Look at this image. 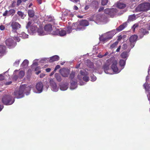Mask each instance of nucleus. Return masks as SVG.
I'll list each match as a JSON object with an SVG mask.
<instances>
[{"label":"nucleus","mask_w":150,"mask_h":150,"mask_svg":"<svg viewBox=\"0 0 150 150\" xmlns=\"http://www.w3.org/2000/svg\"><path fill=\"white\" fill-rule=\"evenodd\" d=\"M15 39L17 40L18 42H19L20 41V39L19 38L17 37H15Z\"/></svg>","instance_id":"nucleus-59"},{"label":"nucleus","mask_w":150,"mask_h":150,"mask_svg":"<svg viewBox=\"0 0 150 150\" xmlns=\"http://www.w3.org/2000/svg\"><path fill=\"white\" fill-rule=\"evenodd\" d=\"M59 29H56L53 30H52V32L51 34L53 35H59Z\"/></svg>","instance_id":"nucleus-31"},{"label":"nucleus","mask_w":150,"mask_h":150,"mask_svg":"<svg viewBox=\"0 0 150 150\" xmlns=\"http://www.w3.org/2000/svg\"><path fill=\"white\" fill-rule=\"evenodd\" d=\"M37 32H38V35H44L47 34V33L44 31L43 29L41 28H40L38 29Z\"/></svg>","instance_id":"nucleus-26"},{"label":"nucleus","mask_w":150,"mask_h":150,"mask_svg":"<svg viewBox=\"0 0 150 150\" xmlns=\"http://www.w3.org/2000/svg\"><path fill=\"white\" fill-rule=\"evenodd\" d=\"M59 59V58L58 56L55 55L50 57V58H45L44 59V61H47L48 59L50 62H52L58 61Z\"/></svg>","instance_id":"nucleus-18"},{"label":"nucleus","mask_w":150,"mask_h":150,"mask_svg":"<svg viewBox=\"0 0 150 150\" xmlns=\"http://www.w3.org/2000/svg\"><path fill=\"white\" fill-rule=\"evenodd\" d=\"M42 0H37L38 3L39 4H41L42 3Z\"/></svg>","instance_id":"nucleus-61"},{"label":"nucleus","mask_w":150,"mask_h":150,"mask_svg":"<svg viewBox=\"0 0 150 150\" xmlns=\"http://www.w3.org/2000/svg\"><path fill=\"white\" fill-rule=\"evenodd\" d=\"M101 4L102 5L105 6L108 3V0H101Z\"/></svg>","instance_id":"nucleus-40"},{"label":"nucleus","mask_w":150,"mask_h":150,"mask_svg":"<svg viewBox=\"0 0 150 150\" xmlns=\"http://www.w3.org/2000/svg\"><path fill=\"white\" fill-rule=\"evenodd\" d=\"M38 59H35L33 62V64H32L33 66H37L38 65V63L37 62Z\"/></svg>","instance_id":"nucleus-46"},{"label":"nucleus","mask_w":150,"mask_h":150,"mask_svg":"<svg viewBox=\"0 0 150 150\" xmlns=\"http://www.w3.org/2000/svg\"><path fill=\"white\" fill-rule=\"evenodd\" d=\"M129 56V52H128L124 51L120 54L121 57L126 60Z\"/></svg>","instance_id":"nucleus-21"},{"label":"nucleus","mask_w":150,"mask_h":150,"mask_svg":"<svg viewBox=\"0 0 150 150\" xmlns=\"http://www.w3.org/2000/svg\"><path fill=\"white\" fill-rule=\"evenodd\" d=\"M90 65H88V66L91 69L93 68V63L90 62Z\"/></svg>","instance_id":"nucleus-50"},{"label":"nucleus","mask_w":150,"mask_h":150,"mask_svg":"<svg viewBox=\"0 0 150 150\" xmlns=\"http://www.w3.org/2000/svg\"><path fill=\"white\" fill-rule=\"evenodd\" d=\"M6 79L5 76V74H0V80H2L3 79Z\"/></svg>","instance_id":"nucleus-44"},{"label":"nucleus","mask_w":150,"mask_h":150,"mask_svg":"<svg viewBox=\"0 0 150 150\" xmlns=\"http://www.w3.org/2000/svg\"><path fill=\"white\" fill-rule=\"evenodd\" d=\"M75 74V72H72L70 76V78H71V80H73L72 79L74 78Z\"/></svg>","instance_id":"nucleus-48"},{"label":"nucleus","mask_w":150,"mask_h":150,"mask_svg":"<svg viewBox=\"0 0 150 150\" xmlns=\"http://www.w3.org/2000/svg\"><path fill=\"white\" fill-rule=\"evenodd\" d=\"M89 5H86V6H85V7L84 8V9L85 10H87L89 8Z\"/></svg>","instance_id":"nucleus-55"},{"label":"nucleus","mask_w":150,"mask_h":150,"mask_svg":"<svg viewBox=\"0 0 150 150\" xmlns=\"http://www.w3.org/2000/svg\"><path fill=\"white\" fill-rule=\"evenodd\" d=\"M6 45L9 48L13 47L16 45V43L14 42L13 40L11 38H9L6 41Z\"/></svg>","instance_id":"nucleus-14"},{"label":"nucleus","mask_w":150,"mask_h":150,"mask_svg":"<svg viewBox=\"0 0 150 150\" xmlns=\"http://www.w3.org/2000/svg\"><path fill=\"white\" fill-rule=\"evenodd\" d=\"M20 60H21L20 59L16 60L14 63V66L16 67L18 66L19 64Z\"/></svg>","instance_id":"nucleus-41"},{"label":"nucleus","mask_w":150,"mask_h":150,"mask_svg":"<svg viewBox=\"0 0 150 150\" xmlns=\"http://www.w3.org/2000/svg\"><path fill=\"white\" fill-rule=\"evenodd\" d=\"M68 83H65V84H62L60 85V89L62 91H65L68 88Z\"/></svg>","instance_id":"nucleus-22"},{"label":"nucleus","mask_w":150,"mask_h":150,"mask_svg":"<svg viewBox=\"0 0 150 150\" xmlns=\"http://www.w3.org/2000/svg\"><path fill=\"white\" fill-rule=\"evenodd\" d=\"M89 23L87 20H83L75 23H73L72 28L76 31L82 30L85 29V27L87 26Z\"/></svg>","instance_id":"nucleus-3"},{"label":"nucleus","mask_w":150,"mask_h":150,"mask_svg":"<svg viewBox=\"0 0 150 150\" xmlns=\"http://www.w3.org/2000/svg\"><path fill=\"white\" fill-rule=\"evenodd\" d=\"M5 53V47L4 46L0 45V56Z\"/></svg>","instance_id":"nucleus-28"},{"label":"nucleus","mask_w":150,"mask_h":150,"mask_svg":"<svg viewBox=\"0 0 150 150\" xmlns=\"http://www.w3.org/2000/svg\"><path fill=\"white\" fill-rule=\"evenodd\" d=\"M139 27V25L138 23L135 24L132 27V29H133V31L134 32H135V28Z\"/></svg>","instance_id":"nucleus-39"},{"label":"nucleus","mask_w":150,"mask_h":150,"mask_svg":"<svg viewBox=\"0 0 150 150\" xmlns=\"http://www.w3.org/2000/svg\"><path fill=\"white\" fill-rule=\"evenodd\" d=\"M15 11L14 9H10L9 11H8V14L9 16L12 15V16L15 14Z\"/></svg>","instance_id":"nucleus-37"},{"label":"nucleus","mask_w":150,"mask_h":150,"mask_svg":"<svg viewBox=\"0 0 150 150\" xmlns=\"http://www.w3.org/2000/svg\"><path fill=\"white\" fill-rule=\"evenodd\" d=\"M141 31L144 35H145V34H147V33H148L149 32L147 30H145V29H141Z\"/></svg>","instance_id":"nucleus-42"},{"label":"nucleus","mask_w":150,"mask_h":150,"mask_svg":"<svg viewBox=\"0 0 150 150\" xmlns=\"http://www.w3.org/2000/svg\"><path fill=\"white\" fill-rule=\"evenodd\" d=\"M17 14L22 19H24L25 16V15L24 13L20 11H18L17 12Z\"/></svg>","instance_id":"nucleus-33"},{"label":"nucleus","mask_w":150,"mask_h":150,"mask_svg":"<svg viewBox=\"0 0 150 150\" xmlns=\"http://www.w3.org/2000/svg\"><path fill=\"white\" fill-rule=\"evenodd\" d=\"M91 81H94L96 79V76L94 75L91 76Z\"/></svg>","instance_id":"nucleus-45"},{"label":"nucleus","mask_w":150,"mask_h":150,"mask_svg":"<svg viewBox=\"0 0 150 150\" xmlns=\"http://www.w3.org/2000/svg\"><path fill=\"white\" fill-rule=\"evenodd\" d=\"M112 63L111 69L116 74L119 73L121 71L120 68L117 67V62L116 60L111 61V60H108L103 66V68L105 73L109 74H112L111 72V69L110 68V63Z\"/></svg>","instance_id":"nucleus-1"},{"label":"nucleus","mask_w":150,"mask_h":150,"mask_svg":"<svg viewBox=\"0 0 150 150\" xmlns=\"http://www.w3.org/2000/svg\"><path fill=\"white\" fill-rule=\"evenodd\" d=\"M115 5L118 8L120 9L123 8L126 6L125 4L120 2H118Z\"/></svg>","instance_id":"nucleus-27"},{"label":"nucleus","mask_w":150,"mask_h":150,"mask_svg":"<svg viewBox=\"0 0 150 150\" xmlns=\"http://www.w3.org/2000/svg\"><path fill=\"white\" fill-rule=\"evenodd\" d=\"M36 87L38 93H41L43 88V85L42 82H38L36 85Z\"/></svg>","instance_id":"nucleus-19"},{"label":"nucleus","mask_w":150,"mask_h":150,"mask_svg":"<svg viewBox=\"0 0 150 150\" xmlns=\"http://www.w3.org/2000/svg\"><path fill=\"white\" fill-rule=\"evenodd\" d=\"M51 69L50 68H47L46 69V71L47 72H50L51 71Z\"/></svg>","instance_id":"nucleus-60"},{"label":"nucleus","mask_w":150,"mask_h":150,"mask_svg":"<svg viewBox=\"0 0 150 150\" xmlns=\"http://www.w3.org/2000/svg\"><path fill=\"white\" fill-rule=\"evenodd\" d=\"M16 3V2L15 1H13L12 2V7H14L15 6V4Z\"/></svg>","instance_id":"nucleus-56"},{"label":"nucleus","mask_w":150,"mask_h":150,"mask_svg":"<svg viewBox=\"0 0 150 150\" xmlns=\"http://www.w3.org/2000/svg\"><path fill=\"white\" fill-rule=\"evenodd\" d=\"M71 1L75 2V3H77L79 1V0H70Z\"/></svg>","instance_id":"nucleus-58"},{"label":"nucleus","mask_w":150,"mask_h":150,"mask_svg":"<svg viewBox=\"0 0 150 150\" xmlns=\"http://www.w3.org/2000/svg\"><path fill=\"white\" fill-rule=\"evenodd\" d=\"M52 25L50 24L46 25L44 27L45 31L46 33H47V34L51 33L52 32Z\"/></svg>","instance_id":"nucleus-20"},{"label":"nucleus","mask_w":150,"mask_h":150,"mask_svg":"<svg viewBox=\"0 0 150 150\" xmlns=\"http://www.w3.org/2000/svg\"><path fill=\"white\" fill-rule=\"evenodd\" d=\"M118 43V42H116L113 43L112 45L110 46L112 48H113L115 47L117 45Z\"/></svg>","instance_id":"nucleus-47"},{"label":"nucleus","mask_w":150,"mask_h":150,"mask_svg":"<svg viewBox=\"0 0 150 150\" xmlns=\"http://www.w3.org/2000/svg\"><path fill=\"white\" fill-rule=\"evenodd\" d=\"M12 32L16 33L17 31L21 28V25L18 23L12 21L10 22Z\"/></svg>","instance_id":"nucleus-10"},{"label":"nucleus","mask_w":150,"mask_h":150,"mask_svg":"<svg viewBox=\"0 0 150 150\" xmlns=\"http://www.w3.org/2000/svg\"><path fill=\"white\" fill-rule=\"evenodd\" d=\"M59 72L62 76L64 77H67L69 73V70L65 68L61 69Z\"/></svg>","instance_id":"nucleus-17"},{"label":"nucleus","mask_w":150,"mask_h":150,"mask_svg":"<svg viewBox=\"0 0 150 150\" xmlns=\"http://www.w3.org/2000/svg\"><path fill=\"white\" fill-rule=\"evenodd\" d=\"M77 87V82L76 81H74L73 80L71 81L70 88L72 89H74Z\"/></svg>","instance_id":"nucleus-23"},{"label":"nucleus","mask_w":150,"mask_h":150,"mask_svg":"<svg viewBox=\"0 0 150 150\" xmlns=\"http://www.w3.org/2000/svg\"><path fill=\"white\" fill-rule=\"evenodd\" d=\"M115 33L114 31H111L102 35L99 37V39L101 41L106 42L111 39Z\"/></svg>","instance_id":"nucleus-4"},{"label":"nucleus","mask_w":150,"mask_h":150,"mask_svg":"<svg viewBox=\"0 0 150 150\" xmlns=\"http://www.w3.org/2000/svg\"><path fill=\"white\" fill-rule=\"evenodd\" d=\"M45 75V74L44 73H41L40 75V78H42L44 77Z\"/></svg>","instance_id":"nucleus-54"},{"label":"nucleus","mask_w":150,"mask_h":150,"mask_svg":"<svg viewBox=\"0 0 150 150\" xmlns=\"http://www.w3.org/2000/svg\"><path fill=\"white\" fill-rule=\"evenodd\" d=\"M14 96H12L10 94H4L1 99L3 103L6 105H12L15 101L14 98H21L24 96V94H13Z\"/></svg>","instance_id":"nucleus-2"},{"label":"nucleus","mask_w":150,"mask_h":150,"mask_svg":"<svg viewBox=\"0 0 150 150\" xmlns=\"http://www.w3.org/2000/svg\"><path fill=\"white\" fill-rule=\"evenodd\" d=\"M21 2H22L21 0H18V1H17V5L18 6H19L20 5V4H21Z\"/></svg>","instance_id":"nucleus-52"},{"label":"nucleus","mask_w":150,"mask_h":150,"mask_svg":"<svg viewBox=\"0 0 150 150\" xmlns=\"http://www.w3.org/2000/svg\"><path fill=\"white\" fill-rule=\"evenodd\" d=\"M19 37H21L22 38L25 39L28 38V35L25 34L24 32H22L21 34H19Z\"/></svg>","instance_id":"nucleus-32"},{"label":"nucleus","mask_w":150,"mask_h":150,"mask_svg":"<svg viewBox=\"0 0 150 150\" xmlns=\"http://www.w3.org/2000/svg\"><path fill=\"white\" fill-rule=\"evenodd\" d=\"M41 68L39 67H38L36 68L35 69V71H36V72L35 73V74L38 75L39 73H40L41 72V71L40 70Z\"/></svg>","instance_id":"nucleus-38"},{"label":"nucleus","mask_w":150,"mask_h":150,"mask_svg":"<svg viewBox=\"0 0 150 150\" xmlns=\"http://www.w3.org/2000/svg\"><path fill=\"white\" fill-rule=\"evenodd\" d=\"M55 77L57 81L60 82L62 81L61 77L59 74L56 73L55 74Z\"/></svg>","instance_id":"nucleus-34"},{"label":"nucleus","mask_w":150,"mask_h":150,"mask_svg":"<svg viewBox=\"0 0 150 150\" xmlns=\"http://www.w3.org/2000/svg\"><path fill=\"white\" fill-rule=\"evenodd\" d=\"M50 82L51 87L52 90L54 91H57L59 89V88L57 86L54 80L52 79H50Z\"/></svg>","instance_id":"nucleus-15"},{"label":"nucleus","mask_w":150,"mask_h":150,"mask_svg":"<svg viewBox=\"0 0 150 150\" xmlns=\"http://www.w3.org/2000/svg\"><path fill=\"white\" fill-rule=\"evenodd\" d=\"M117 12V10L114 8H106L104 10V13L111 17H113Z\"/></svg>","instance_id":"nucleus-11"},{"label":"nucleus","mask_w":150,"mask_h":150,"mask_svg":"<svg viewBox=\"0 0 150 150\" xmlns=\"http://www.w3.org/2000/svg\"><path fill=\"white\" fill-rule=\"evenodd\" d=\"M138 37L137 35H132V48L134 45V42L137 41Z\"/></svg>","instance_id":"nucleus-24"},{"label":"nucleus","mask_w":150,"mask_h":150,"mask_svg":"<svg viewBox=\"0 0 150 150\" xmlns=\"http://www.w3.org/2000/svg\"><path fill=\"white\" fill-rule=\"evenodd\" d=\"M68 16L72 17L73 15L70 11L65 9H63L62 11V16L61 19L64 21L66 18Z\"/></svg>","instance_id":"nucleus-12"},{"label":"nucleus","mask_w":150,"mask_h":150,"mask_svg":"<svg viewBox=\"0 0 150 150\" xmlns=\"http://www.w3.org/2000/svg\"><path fill=\"white\" fill-rule=\"evenodd\" d=\"M131 16H129V18L127 21L123 23L122 24L120 25L119 26L116 28L117 30L119 31H121L127 27L128 23L129 22L131 21Z\"/></svg>","instance_id":"nucleus-13"},{"label":"nucleus","mask_w":150,"mask_h":150,"mask_svg":"<svg viewBox=\"0 0 150 150\" xmlns=\"http://www.w3.org/2000/svg\"><path fill=\"white\" fill-rule=\"evenodd\" d=\"M135 16L134 14L132 15V20H134L135 19Z\"/></svg>","instance_id":"nucleus-64"},{"label":"nucleus","mask_w":150,"mask_h":150,"mask_svg":"<svg viewBox=\"0 0 150 150\" xmlns=\"http://www.w3.org/2000/svg\"><path fill=\"white\" fill-rule=\"evenodd\" d=\"M126 60L121 59L120 61V64L121 67V70L124 67V66L125 64Z\"/></svg>","instance_id":"nucleus-30"},{"label":"nucleus","mask_w":150,"mask_h":150,"mask_svg":"<svg viewBox=\"0 0 150 150\" xmlns=\"http://www.w3.org/2000/svg\"><path fill=\"white\" fill-rule=\"evenodd\" d=\"M30 87L29 86H28L26 87L25 85H22L20 88L19 91L20 92L18 94H22L21 91H23L24 93H26V91L27 93H30Z\"/></svg>","instance_id":"nucleus-16"},{"label":"nucleus","mask_w":150,"mask_h":150,"mask_svg":"<svg viewBox=\"0 0 150 150\" xmlns=\"http://www.w3.org/2000/svg\"><path fill=\"white\" fill-rule=\"evenodd\" d=\"M103 9H104V8L103 7H100L98 10V11L100 12L102 11H103Z\"/></svg>","instance_id":"nucleus-62"},{"label":"nucleus","mask_w":150,"mask_h":150,"mask_svg":"<svg viewBox=\"0 0 150 150\" xmlns=\"http://www.w3.org/2000/svg\"><path fill=\"white\" fill-rule=\"evenodd\" d=\"M5 29V27L3 25L0 26V29L1 30H3Z\"/></svg>","instance_id":"nucleus-53"},{"label":"nucleus","mask_w":150,"mask_h":150,"mask_svg":"<svg viewBox=\"0 0 150 150\" xmlns=\"http://www.w3.org/2000/svg\"><path fill=\"white\" fill-rule=\"evenodd\" d=\"M28 14L29 17H32L34 15V11L32 10H29L28 11Z\"/></svg>","instance_id":"nucleus-35"},{"label":"nucleus","mask_w":150,"mask_h":150,"mask_svg":"<svg viewBox=\"0 0 150 150\" xmlns=\"http://www.w3.org/2000/svg\"><path fill=\"white\" fill-rule=\"evenodd\" d=\"M3 15L4 16H9V15L8 14V11L7 10L6 11L3 13Z\"/></svg>","instance_id":"nucleus-49"},{"label":"nucleus","mask_w":150,"mask_h":150,"mask_svg":"<svg viewBox=\"0 0 150 150\" xmlns=\"http://www.w3.org/2000/svg\"><path fill=\"white\" fill-rule=\"evenodd\" d=\"M144 86L145 90L146 91H149V87L148 84H144Z\"/></svg>","instance_id":"nucleus-43"},{"label":"nucleus","mask_w":150,"mask_h":150,"mask_svg":"<svg viewBox=\"0 0 150 150\" xmlns=\"http://www.w3.org/2000/svg\"><path fill=\"white\" fill-rule=\"evenodd\" d=\"M25 73L24 71L20 70H16L13 73V79L16 80L18 79L22 78L25 75Z\"/></svg>","instance_id":"nucleus-6"},{"label":"nucleus","mask_w":150,"mask_h":150,"mask_svg":"<svg viewBox=\"0 0 150 150\" xmlns=\"http://www.w3.org/2000/svg\"><path fill=\"white\" fill-rule=\"evenodd\" d=\"M91 6L97 9L99 6L98 3L97 1H94L92 2L91 4Z\"/></svg>","instance_id":"nucleus-29"},{"label":"nucleus","mask_w":150,"mask_h":150,"mask_svg":"<svg viewBox=\"0 0 150 150\" xmlns=\"http://www.w3.org/2000/svg\"><path fill=\"white\" fill-rule=\"evenodd\" d=\"M60 68V66L59 65H57L55 68V69H54V71H56L59 69V68Z\"/></svg>","instance_id":"nucleus-51"},{"label":"nucleus","mask_w":150,"mask_h":150,"mask_svg":"<svg viewBox=\"0 0 150 150\" xmlns=\"http://www.w3.org/2000/svg\"><path fill=\"white\" fill-rule=\"evenodd\" d=\"M28 61L27 59H25L21 64V67L22 68H25L28 66Z\"/></svg>","instance_id":"nucleus-25"},{"label":"nucleus","mask_w":150,"mask_h":150,"mask_svg":"<svg viewBox=\"0 0 150 150\" xmlns=\"http://www.w3.org/2000/svg\"><path fill=\"white\" fill-rule=\"evenodd\" d=\"M31 22L29 21L26 26V28L27 29H28L30 27V32H29V33L31 34H33L37 32L38 28L35 24H33L31 25Z\"/></svg>","instance_id":"nucleus-9"},{"label":"nucleus","mask_w":150,"mask_h":150,"mask_svg":"<svg viewBox=\"0 0 150 150\" xmlns=\"http://www.w3.org/2000/svg\"><path fill=\"white\" fill-rule=\"evenodd\" d=\"M53 17H50L48 18V21L49 22H51L52 21H53Z\"/></svg>","instance_id":"nucleus-57"},{"label":"nucleus","mask_w":150,"mask_h":150,"mask_svg":"<svg viewBox=\"0 0 150 150\" xmlns=\"http://www.w3.org/2000/svg\"><path fill=\"white\" fill-rule=\"evenodd\" d=\"M120 47H121L120 46H119V47H118V48L116 50V52H119L120 51Z\"/></svg>","instance_id":"nucleus-63"},{"label":"nucleus","mask_w":150,"mask_h":150,"mask_svg":"<svg viewBox=\"0 0 150 150\" xmlns=\"http://www.w3.org/2000/svg\"><path fill=\"white\" fill-rule=\"evenodd\" d=\"M150 10V3L146 2L141 4L135 8V11L137 12L146 11Z\"/></svg>","instance_id":"nucleus-5"},{"label":"nucleus","mask_w":150,"mask_h":150,"mask_svg":"<svg viewBox=\"0 0 150 150\" xmlns=\"http://www.w3.org/2000/svg\"><path fill=\"white\" fill-rule=\"evenodd\" d=\"M72 26H71V23L70 22L68 23V26L66 28V30L67 32H66V30L64 29H59V36H63L66 35L67 33H70L72 30L73 29L72 28Z\"/></svg>","instance_id":"nucleus-8"},{"label":"nucleus","mask_w":150,"mask_h":150,"mask_svg":"<svg viewBox=\"0 0 150 150\" xmlns=\"http://www.w3.org/2000/svg\"><path fill=\"white\" fill-rule=\"evenodd\" d=\"M96 22V23L97 24H99L103 23V18L102 17H101L100 18H98V17H97Z\"/></svg>","instance_id":"nucleus-36"},{"label":"nucleus","mask_w":150,"mask_h":150,"mask_svg":"<svg viewBox=\"0 0 150 150\" xmlns=\"http://www.w3.org/2000/svg\"><path fill=\"white\" fill-rule=\"evenodd\" d=\"M89 73L86 70H82L80 71V75L79 74L78 76V79H83V80L85 82H87L89 80V77L87 76Z\"/></svg>","instance_id":"nucleus-7"}]
</instances>
